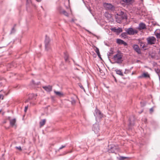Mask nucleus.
I'll use <instances>...</instances> for the list:
<instances>
[{
    "label": "nucleus",
    "instance_id": "nucleus-1",
    "mask_svg": "<svg viewBox=\"0 0 160 160\" xmlns=\"http://www.w3.org/2000/svg\"><path fill=\"white\" fill-rule=\"evenodd\" d=\"M115 16L117 19V21L119 23L121 22V20L126 18V15L122 11L117 13L115 15Z\"/></svg>",
    "mask_w": 160,
    "mask_h": 160
},
{
    "label": "nucleus",
    "instance_id": "nucleus-2",
    "mask_svg": "<svg viewBox=\"0 0 160 160\" xmlns=\"http://www.w3.org/2000/svg\"><path fill=\"white\" fill-rule=\"evenodd\" d=\"M146 40L148 45H152L156 43V39L153 36H150L147 38Z\"/></svg>",
    "mask_w": 160,
    "mask_h": 160
},
{
    "label": "nucleus",
    "instance_id": "nucleus-3",
    "mask_svg": "<svg viewBox=\"0 0 160 160\" xmlns=\"http://www.w3.org/2000/svg\"><path fill=\"white\" fill-rule=\"evenodd\" d=\"M125 30L127 33L129 35H133L138 33V31L137 30L133 29L132 28L126 29Z\"/></svg>",
    "mask_w": 160,
    "mask_h": 160
},
{
    "label": "nucleus",
    "instance_id": "nucleus-4",
    "mask_svg": "<svg viewBox=\"0 0 160 160\" xmlns=\"http://www.w3.org/2000/svg\"><path fill=\"white\" fill-rule=\"evenodd\" d=\"M50 40L49 38L46 36L45 40V49L47 51L49 50L51 48L50 44Z\"/></svg>",
    "mask_w": 160,
    "mask_h": 160
},
{
    "label": "nucleus",
    "instance_id": "nucleus-5",
    "mask_svg": "<svg viewBox=\"0 0 160 160\" xmlns=\"http://www.w3.org/2000/svg\"><path fill=\"white\" fill-rule=\"evenodd\" d=\"M103 6L105 8L108 10L113 11L114 10L115 8L112 4L108 3H104Z\"/></svg>",
    "mask_w": 160,
    "mask_h": 160
},
{
    "label": "nucleus",
    "instance_id": "nucleus-6",
    "mask_svg": "<svg viewBox=\"0 0 160 160\" xmlns=\"http://www.w3.org/2000/svg\"><path fill=\"white\" fill-rule=\"evenodd\" d=\"M146 28V27L145 24L143 22L140 23L139 24L138 27L137 28L139 31L143 30Z\"/></svg>",
    "mask_w": 160,
    "mask_h": 160
},
{
    "label": "nucleus",
    "instance_id": "nucleus-7",
    "mask_svg": "<svg viewBox=\"0 0 160 160\" xmlns=\"http://www.w3.org/2000/svg\"><path fill=\"white\" fill-rule=\"evenodd\" d=\"M92 129L95 133H98L99 130V128L98 125L97 124H94L93 126Z\"/></svg>",
    "mask_w": 160,
    "mask_h": 160
},
{
    "label": "nucleus",
    "instance_id": "nucleus-8",
    "mask_svg": "<svg viewBox=\"0 0 160 160\" xmlns=\"http://www.w3.org/2000/svg\"><path fill=\"white\" fill-rule=\"evenodd\" d=\"M132 48L133 49H134V50L138 53L140 54L141 53V50L138 45L137 44H134L133 45Z\"/></svg>",
    "mask_w": 160,
    "mask_h": 160
},
{
    "label": "nucleus",
    "instance_id": "nucleus-9",
    "mask_svg": "<svg viewBox=\"0 0 160 160\" xmlns=\"http://www.w3.org/2000/svg\"><path fill=\"white\" fill-rule=\"evenodd\" d=\"M36 96L34 94H30L29 95L28 99L26 100L25 102H28L29 100L33 99H35V97Z\"/></svg>",
    "mask_w": 160,
    "mask_h": 160
},
{
    "label": "nucleus",
    "instance_id": "nucleus-10",
    "mask_svg": "<svg viewBox=\"0 0 160 160\" xmlns=\"http://www.w3.org/2000/svg\"><path fill=\"white\" fill-rule=\"evenodd\" d=\"M122 54L120 52L118 53L114 56V58L115 59H117L118 60H120L122 58Z\"/></svg>",
    "mask_w": 160,
    "mask_h": 160
},
{
    "label": "nucleus",
    "instance_id": "nucleus-11",
    "mask_svg": "<svg viewBox=\"0 0 160 160\" xmlns=\"http://www.w3.org/2000/svg\"><path fill=\"white\" fill-rule=\"evenodd\" d=\"M117 43L120 45L123 44L125 46L127 45L126 42L120 39H117Z\"/></svg>",
    "mask_w": 160,
    "mask_h": 160
},
{
    "label": "nucleus",
    "instance_id": "nucleus-12",
    "mask_svg": "<svg viewBox=\"0 0 160 160\" xmlns=\"http://www.w3.org/2000/svg\"><path fill=\"white\" fill-rule=\"evenodd\" d=\"M42 88L46 91L48 92H50L52 90V86L48 85V86H43Z\"/></svg>",
    "mask_w": 160,
    "mask_h": 160
},
{
    "label": "nucleus",
    "instance_id": "nucleus-13",
    "mask_svg": "<svg viewBox=\"0 0 160 160\" xmlns=\"http://www.w3.org/2000/svg\"><path fill=\"white\" fill-rule=\"evenodd\" d=\"M154 33L157 38L158 39H160V29H157L154 32Z\"/></svg>",
    "mask_w": 160,
    "mask_h": 160
},
{
    "label": "nucleus",
    "instance_id": "nucleus-14",
    "mask_svg": "<svg viewBox=\"0 0 160 160\" xmlns=\"http://www.w3.org/2000/svg\"><path fill=\"white\" fill-rule=\"evenodd\" d=\"M16 122V120L15 118L10 120V125L12 127L15 126L16 127L15 124Z\"/></svg>",
    "mask_w": 160,
    "mask_h": 160
},
{
    "label": "nucleus",
    "instance_id": "nucleus-15",
    "mask_svg": "<svg viewBox=\"0 0 160 160\" xmlns=\"http://www.w3.org/2000/svg\"><path fill=\"white\" fill-rule=\"evenodd\" d=\"M150 76L148 72L143 73L142 75L139 76V78H149Z\"/></svg>",
    "mask_w": 160,
    "mask_h": 160
},
{
    "label": "nucleus",
    "instance_id": "nucleus-16",
    "mask_svg": "<svg viewBox=\"0 0 160 160\" xmlns=\"http://www.w3.org/2000/svg\"><path fill=\"white\" fill-rule=\"evenodd\" d=\"M54 93L56 94V95L58 96L59 97H61L63 96V93L57 91L56 90H54Z\"/></svg>",
    "mask_w": 160,
    "mask_h": 160
},
{
    "label": "nucleus",
    "instance_id": "nucleus-17",
    "mask_svg": "<svg viewBox=\"0 0 160 160\" xmlns=\"http://www.w3.org/2000/svg\"><path fill=\"white\" fill-rule=\"evenodd\" d=\"M115 72L117 74L122 76H123V74L121 70L118 69H116Z\"/></svg>",
    "mask_w": 160,
    "mask_h": 160
},
{
    "label": "nucleus",
    "instance_id": "nucleus-18",
    "mask_svg": "<svg viewBox=\"0 0 160 160\" xmlns=\"http://www.w3.org/2000/svg\"><path fill=\"white\" fill-rule=\"evenodd\" d=\"M60 13L61 14H63L64 15L66 16H68V13L67 12H66L65 10H61L60 11Z\"/></svg>",
    "mask_w": 160,
    "mask_h": 160
},
{
    "label": "nucleus",
    "instance_id": "nucleus-19",
    "mask_svg": "<svg viewBox=\"0 0 160 160\" xmlns=\"http://www.w3.org/2000/svg\"><path fill=\"white\" fill-rule=\"evenodd\" d=\"M46 122V120L44 119L42 120V121H40L39 122L40 127L43 126Z\"/></svg>",
    "mask_w": 160,
    "mask_h": 160
},
{
    "label": "nucleus",
    "instance_id": "nucleus-20",
    "mask_svg": "<svg viewBox=\"0 0 160 160\" xmlns=\"http://www.w3.org/2000/svg\"><path fill=\"white\" fill-rule=\"evenodd\" d=\"M95 51L97 53L98 56L101 59V60H102V59L100 57V53L99 52V49L97 48H96V49Z\"/></svg>",
    "mask_w": 160,
    "mask_h": 160
},
{
    "label": "nucleus",
    "instance_id": "nucleus-21",
    "mask_svg": "<svg viewBox=\"0 0 160 160\" xmlns=\"http://www.w3.org/2000/svg\"><path fill=\"white\" fill-rule=\"evenodd\" d=\"M99 72H100V75L102 76H103L105 75V73L103 72V71L99 68Z\"/></svg>",
    "mask_w": 160,
    "mask_h": 160
},
{
    "label": "nucleus",
    "instance_id": "nucleus-22",
    "mask_svg": "<svg viewBox=\"0 0 160 160\" xmlns=\"http://www.w3.org/2000/svg\"><path fill=\"white\" fill-rule=\"evenodd\" d=\"M122 1L125 3H129L132 2V0H122Z\"/></svg>",
    "mask_w": 160,
    "mask_h": 160
},
{
    "label": "nucleus",
    "instance_id": "nucleus-23",
    "mask_svg": "<svg viewBox=\"0 0 160 160\" xmlns=\"http://www.w3.org/2000/svg\"><path fill=\"white\" fill-rule=\"evenodd\" d=\"M121 61H117L116 62H112V61H111V60L110 61V62L111 63H112V64H113V63H120L122 62Z\"/></svg>",
    "mask_w": 160,
    "mask_h": 160
},
{
    "label": "nucleus",
    "instance_id": "nucleus-24",
    "mask_svg": "<svg viewBox=\"0 0 160 160\" xmlns=\"http://www.w3.org/2000/svg\"><path fill=\"white\" fill-rule=\"evenodd\" d=\"M141 46L143 48H145L147 47V45L142 42H141Z\"/></svg>",
    "mask_w": 160,
    "mask_h": 160
},
{
    "label": "nucleus",
    "instance_id": "nucleus-25",
    "mask_svg": "<svg viewBox=\"0 0 160 160\" xmlns=\"http://www.w3.org/2000/svg\"><path fill=\"white\" fill-rule=\"evenodd\" d=\"M64 58H65V60H68V59H70L68 57V55L67 54H66V53H65V57H64Z\"/></svg>",
    "mask_w": 160,
    "mask_h": 160
},
{
    "label": "nucleus",
    "instance_id": "nucleus-26",
    "mask_svg": "<svg viewBox=\"0 0 160 160\" xmlns=\"http://www.w3.org/2000/svg\"><path fill=\"white\" fill-rule=\"evenodd\" d=\"M121 36L124 38H126V37H127L126 33V32L122 33L121 34Z\"/></svg>",
    "mask_w": 160,
    "mask_h": 160
},
{
    "label": "nucleus",
    "instance_id": "nucleus-27",
    "mask_svg": "<svg viewBox=\"0 0 160 160\" xmlns=\"http://www.w3.org/2000/svg\"><path fill=\"white\" fill-rule=\"evenodd\" d=\"M111 30L115 32H118V29L115 28H112Z\"/></svg>",
    "mask_w": 160,
    "mask_h": 160
},
{
    "label": "nucleus",
    "instance_id": "nucleus-28",
    "mask_svg": "<svg viewBox=\"0 0 160 160\" xmlns=\"http://www.w3.org/2000/svg\"><path fill=\"white\" fill-rule=\"evenodd\" d=\"M127 158L121 156L119 158V160H124L126 159Z\"/></svg>",
    "mask_w": 160,
    "mask_h": 160
},
{
    "label": "nucleus",
    "instance_id": "nucleus-29",
    "mask_svg": "<svg viewBox=\"0 0 160 160\" xmlns=\"http://www.w3.org/2000/svg\"><path fill=\"white\" fill-rule=\"evenodd\" d=\"M130 72V71L128 70H125V71L124 72L125 74H127Z\"/></svg>",
    "mask_w": 160,
    "mask_h": 160
},
{
    "label": "nucleus",
    "instance_id": "nucleus-30",
    "mask_svg": "<svg viewBox=\"0 0 160 160\" xmlns=\"http://www.w3.org/2000/svg\"><path fill=\"white\" fill-rule=\"evenodd\" d=\"M15 148H17V149H18L20 151H21L22 150L21 148V147L20 146L16 147Z\"/></svg>",
    "mask_w": 160,
    "mask_h": 160
},
{
    "label": "nucleus",
    "instance_id": "nucleus-31",
    "mask_svg": "<svg viewBox=\"0 0 160 160\" xmlns=\"http://www.w3.org/2000/svg\"><path fill=\"white\" fill-rule=\"evenodd\" d=\"M118 29V32H121L122 31V28H119Z\"/></svg>",
    "mask_w": 160,
    "mask_h": 160
},
{
    "label": "nucleus",
    "instance_id": "nucleus-32",
    "mask_svg": "<svg viewBox=\"0 0 160 160\" xmlns=\"http://www.w3.org/2000/svg\"><path fill=\"white\" fill-rule=\"evenodd\" d=\"M80 87L82 89H83L84 90V91H85V89H84V88H83V87L82 86L81 84H79V85Z\"/></svg>",
    "mask_w": 160,
    "mask_h": 160
},
{
    "label": "nucleus",
    "instance_id": "nucleus-33",
    "mask_svg": "<svg viewBox=\"0 0 160 160\" xmlns=\"http://www.w3.org/2000/svg\"><path fill=\"white\" fill-rule=\"evenodd\" d=\"M30 105L31 106H33L34 105H35V102H30Z\"/></svg>",
    "mask_w": 160,
    "mask_h": 160
},
{
    "label": "nucleus",
    "instance_id": "nucleus-34",
    "mask_svg": "<svg viewBox=\"0 0 160 160\" xmlns=\"http://www.w3.org/2000/svg\"><path fill=\"white\" fill-rule=\"evenodd\" d=\"M28 108V105L27 106H26L25 107V109H24V111L25 112H26Z\"/></svg>",
    "mask_w": 160,
    "mask_h": 160
},
{
    "label": "nucleus",
    "instance_id": "nucleus-35",
    "mask_svg": "<svg viewBox=\"0 0 160 160\" xmlns=\"http://www.w3.org/2000/svg\"><path fill=\"white\" fill-rule=\"evenodd\" d=\"M105 16H106V17L109 18L111 17V15L110 14H107L105 15Z\"/></svg>",
    "mask_w": 160,
    "mask_h": 160
},
{
    "label": "nucleus",
    "instance_id": "nucleus-36",
    "mask_svg": "<svg viewBox=\"0 0 160 160\" xmlns=\"http://www.w3.org/2000/svg\"><path fill=\"white\" fill-rule=\"evenodd\" d=\"M14 31H15L14 28H13L12 29V30H11V33H13V32H14Z\"/></svg>",
    "mask_w": 160,
    "mask_h": 160
},
{
    "label": "nucleus",
    "instance_id": "nucleus-37",
    "mask_svg": "<svg viewBox=\"0 0 160 160\" xmlns=\"http://www.w3.org/2000/svg\"><path fill=\"white\" fill-rule=\"evenodd\" d=\"M65 146H62L61 147H60L59 148V150H60V149H62L63 148H65Z\"/></svg>",
    "mask_w": 160,
    "mask_h": 160
},
{
    "label": "nucleus",
    "instance_id": "nucleus-38",
    "mask_svg": "<svg viewBox=\"0 0 160 160\" xmlns=\"http://www.w3.org/2000/svg\"><path fill=\"white\" fill-rule=\"evenodd\" d=\"M153 111V109L152 108L150 109V112L151 113H152Z\"/></svg>",
    "mask_w": 160,
    "mask_h": 160
},
{
    "label": "nucleus",
    "instance_id": "nucleus-39",
    "mask_svg": "<svg viewBox=\"0 0 160 160\" xmlns=\"http://www.w3.org/2000/svg\"><path fill=\"white\" fill-rule=\"evenodd\" d=\"M2 98V99H3V96L2 95H0V98Z\"/></svg>",
    "mask_w": 160,
    "mask_h": 160
},
{
    "label": "nucleus",
    "instance_id": "nucleus-40",
    "mask_svg": "<svg viewBox=\"0 0 160 160\" xmlns=\"http://www.w3.org/2000/svg\"><path fill=\"white\" fill-rule=\"evenodd\" d=\"M27 3H31V0H27Z\"/></svg>",
    "mask_w": 160,
    "mask_h": 160
},
{
    "label": "nucleus",
    "instance_id": "nucleus-41",
    "mask_svg": "<svg viewBox=\"0 0 160 160\" xmlns=\"http://www.w3.org/2000/svg\"><path fill=\"white\" fill-rule=\"evenodd\" d=\"M38 2H40L41 0H36Z\"/></svg>",
    "mask_w": 160,
    "mask_h": 160
},
{
    "label": "nucleus",
    "instance_id": "nucleus-42",
    "mask_svg": "<svg viewBox=\"0 0 160 160\" xmlns=\"http://www.w3.org/2000/svg\"><path fill=\"white\" fill-rule=\"evenodd\" d=\"M32 83L33 84H34V81H33V80H32Z\"/></svg>",
    "mask_w": 160,
    "mask_h": 160
},
{
    "label": "nucleus",
    "instance_id": "nucleus-43",
    "mask_svg": "<svg viewBox=\"0 0 160 160\" xmlns=\"http://www.w3.org/2000/svg\"><path fill=\"white\" fill-rule=\"evenodd\" d=\"M114 78H115V81L116 82H117V80H116V78H115L114 77Z\"/></svg>",
    "mask_w": 160,
    "mask_h": 160
},
{
    "label": "nucleus",
    "instance_id": "nucleus-44",
    "mask_svg": "<svg viewBox=\"0 0 160 160\" xmlns=\"http://www.w3.org/2000/svg\"><path fill=\"white\" fill-rule=\"evenodd\" d=\"M72 102V103L73 102L74 103H75V101L74 100H73V101Z\"/></svg>",
    "mask_w": 160,
    "mask_h": 160
},
{
    "label": "nucleus",
    "instance_id": "nucleus-45",
    "mask_svg": "<svg viewBox=\"0 0 160 160\" xmlns=\"http://www.w3.org/2000/svg\"><path fill=\"white\" fill-rule=\"evenodd\" d=\"M2 80V78H0V81Z\"/></svg>",
    "mask_w": 160,
    "mask_h": 160
},
{
    "label": "nucleus",
    "instance_id": "nucleus-46",
    "mask_svg": "<svg viewBox=\"0 0 160 160\" xmlns=\"http://www.w3.org/2000/svg\"><path fill=\"white\" fill-rule=\"evenodd\" d=\"M156 64V63H154V66H155Z\"/></svg>",
    "mask_w": 160,
    "mask_h": 160
},
{
    "label": "nucleus",
    "instance_id": "nucleus-47",
    "mask_svg": "<svg viewBox=\"0 0 160 160\" xmlns=\"http://www.w3.org/2000/svg\"><path fill=\"white\" fill-rule=\"evenodd\" d=\"M99 113L100 114H101V112H100L99 111Z\"/></svg>",
    "mask_w": 160,
    "mask_h": 160
},
{
    "label": "nucleus",
    "instance_id": "nucleus-48",
    "mask_svg": "<svg viewBox=\"0 0 160 160\" xmlns=\"http://www.w3.org/2000/svg\"><path fill=\"white\" fill-rule=\"evenodd\" d=\"M2 83V82H0V85H1V84Z\"/></svg>",
    "mask_w": 160,
    "mask_h": 160
},
{
    "label": "nucleus",
    "instance_id": "nucleus-49",
    "mask_svg": "<svg viewBox=\"0 0 160 160\" xmlns=\"http://www.w3.org/2000/svg\"><path fill=\"white\" fill-rule=\"evenodd\" d=\"M1 112V110H0V113Z\"/></svg>",
    "mask_w": 160,
    "mask_h": 160
},
{
    "label": "nucleus",
    "instance_id": "nucleus-50",
    "mask_svg": "<svg viewBox=\"0 0 160 160\" xmlns=\"http://www.w3.org/2000/svg\"><path fill=\"white\" fill-rule=\"evenodd\" d=\"M2 48V47H0V48Z\"/></svg>",
    "mask_w": 160,
    "mask_h": 160
}]
</instances>
